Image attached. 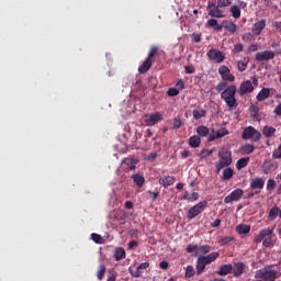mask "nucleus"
I'll list each match as a JSON object with an SVG mask.
<instances>
[{
    "label": "nucleus",
    "instance_id": "obj_49",
    "mask_svg": "<svg viewBox=\"0 0 281 281\" xmlns=\"http://www.w3.org/2000/svg\"><path fill=\"white\" fill-rule=\"evenodd\" d=\"M244 47L245 46L240 43L235 44L234 48H233V54H240V52H243Z\"/></svg>",
    "mask_w": 281,
    "mask_h": 281
},
{
    "label": "nucleus",
    "instance_id": "obj_38",
    "mask_svg": "<svg viewBox=\"0 0 281 281\" xmlns=\"http://www.w3.org/2000/svg\"><path fill=\"white\" fill-rule=\"evenodd\" d=\"M198 251H200V254H202V256H205V255L210 254V251H212V246H210V245L198 246Z\"/></svg>",
    "mask_w": 281,
    "mask_h": 281
},
{
    "label": "nucleus",
    "instance_id": "obj_5",
    "mask_svg": "<svg viewBox=\"0 0 281 281\" xmlns=\"http://www.w3.org/2000/svg\"><path fill=\"white\" fill-rule=\"evenodd\" d=\"M255 278L256 280L276 281L278 280V271L271 269V266H265L255 272Z\"/></svg>",
    "mask_w": 281,
    "mask_h": 281
},
{
    "label": "nucleus",
    "instance_id": "obj_40",
    "mask_svg": "<svg viewBox=\"0 0 281 281\" xmlns=\"http://www.w3.org/2000/svg\"><path fill=\"white\" fill-rule=\"evenodd\" d=\"M104 273H106V266L105 265L99 266V270L97 272L98 280H103L104 279Z\"/></svg>",
    "mask_w": 281,
    "mask_h": 281
},
{
    "label": "nucleus",
    "instance_id": "obj_58",
    "mask_svg": "<svg viewBox=\"0 0 281 281\" xmlns=\"http://www.w3.org/2000/svg\"><path fill=\"white\" fill-rule=\"evenodd\" d=\"M176 87H177V89H179L181 91V90L186 89V82H183V80H179L176 83Z\"/></svg>",
    "mask_w": 281,
    "mask_h": 281
},
{
    "label": "nucleus",
    "instance_id": "obj_26",
    "mask_svg": "<svg viewBox=\"0 0 281 281\" xmlns=\"http://www.w3.org/2000/svg\"><path fill=\"white\" fill-rule=\"evenodd\" d=\"M189 146L191 148H199L201 146V136L193 135L189 138Z\"/></svg>",
    "mask_w": 281,
    "mask_h": 281
},
{
    "label": "nucleus",
    "instance_id": "obj_43",
    "mask_svg": "<svg viewBox=\"0 0 281 281\" xmlns=\"http://www.w3.org/2000/svg\"><path fill=\"white\" fill-rule=\"evenodd\" d=\"M258 113H260V108H258V105H251L250 106L251 117H254L255 120H258Z\"/></svg>",
    "mask_w": 281,
    "mask_h": 281
},
{
    "label": "nucleus",
    "instance_id": "obj_10",
    "mask_svg": "<svg viewBox=\"0 0 281 281\" xmlns=\"http://www.w3.org/2000/svg\"><path fill=\"white\" fill-rule=\"evenodd\" d=\"M164 120V114L159 112L151 113L149 115H146L145 117V124L146 126H155L156 124H159Z\"/></svg>",
    "mask_w": 281,
    "mask_h": 281
},
{
    "label": "nucleus",
    "instance_id": "obj_35",
    "mask_svg": "<svg viewBox=\"0 0 281 281\" xmlns=\"http://www.w3.org/2000/svg\"><path fill=\"white\" fill-rule=\"evenodd\" d=\"M123 164L127 166L128 170H135L137 161L134 158H126Z\"/></svg>",
    "mask_w": 281,
    "mask_h": 281
},
{
    "label": "nucleus",
    "instance_id": "obj_7",
    "mask_svg": "<svg viewBox=\"0 0 281 281\" xmlns=\"http://www.w3.org/2000/svg\"><path fill=\"white\" fill-rule=\"evenodd\" d=\"M262 134L254 126H247L241 133V139H250V142H260Z\"/></svg>",
    "mask_w": 281,
    "mask_h": 281
},
{
    "label": "nucleus",
    "instance_id": "obj_6",
    "mask_svg": "<svg viewBox=\"0 0 281 281\" xmlns=\"http://www.w3.org/2000/svg\"><path fill=\"white\" fill-rule=\"evenodd\" d=\"M206 209H207V201L203 200L189 209V211L187 212V218L192 221V218H196L199 214H202V212H205Z\"/></svg>",
    "mask_w": 281,
    "mask_h": 281
},
{
    "label": "nucleus",
    "instance_id": "obj_51",
    "mask_svg": "<svg viewBox=\"0 0 281 281\" xmlns=\"http://www.w3.org/2000/svg\"><path fill=\"white\" fill-rule=\"evenodd\" d=\"M91 239L97 243V245H102V236L93 233L91 234Z\"/></svg>",
    "mask_w": 281,
    "mask_h": 281
},
{
    "label": "nucleus",
    "instance_id": "obj_8",
    "mask_svg": "<svg viewBox=\"0 0 281 281\" xmlns=\"http://www.w3.org/2000/svg\"><path fill=\"white\" fill-rule=\"evenodd\" d=\"M209 16L212 19H225V12L218 7V4L210 1L206 7Z\"/></svg>",
    "mask_w": 281,
    "mask_h": 281
},
{
    "label": "nucleus",
    "instance_id": "obj_63",
    "mask_svg": "<svg viewBox=\"0 0 281 281\" xmlns=\"http://www.w3.org/2000/svg\"><path fill=\"white\" fill-rule=\"evenodd\" d=\"M189 201H191V202L199 201V193L193 192V193L191 194Z\"/></svg>",
    "mask_w": 281,
    "mask_h": 281
},
{
    "label": "nucleus",
    "instance_id": "obj_3",
    "mask_svg": "<svg viewBox=\"0 0 281 281\" xmlns=\"http://www.w3.org/2000/svg\"><path fill=\"white\" fill-rule=\"evenodd\" d=\"M206 27H212L215 30V32H221V30H226L231 34H236L237 26L234 22L229 20L222 21V24H218V20L216 19H210L206 22Z\"/></svg>",
    "mask_w": 281,
    "mask_h": 281
},
{
    "label": "nucleus",
    "instance_id": "obj_47",
    "mask_svg": "<svg viewBox=\"0 0 281 281\" xmlns=\"http://www.w3.org/2000/svg\"><path fill=\"white\" fill-rule=\"evenodd\" d=\"M237 67L238 71H245V69H247V59L239 60Z\"/></svg>",
    "mask_w": 281,
    "mask_h": 281
},
{
    "label": "nucleus",
    "instance_id": "obj_44",
    "mask_svg": "<svg viewBox=\"0 0 281 281\" xmlns=\"http://www.w3.org/2000/svg\"><path fill=\"white\" fill-rule=\"evenodd\" d=\"M159 52V48L157 46H151L147 59L148 60H153V58H155V56H157V53Z\"/></svg>",
    "mask_w": 281,
    "mask_h": 281
},
{
    "label": "nucleus",
    "instance_id": "obj_55",
    "mask_svg": "<svg viewBox=\"0 0 281 281\" xmlns=\"http://www.w3.org/2000/svg\"><path fill=\"white\" fill-rule=\"evenodd\" d=\"M196 249H199V246H198V245H189V246L187 247L188 254H194V251H196Z\"/></svg>",
    "mask_w": 281,
    "mask_h": 281
},
{
    "label": "nucleus",
    "instance_id": "obj_39",
    "mask_svg": "<svg viewBox=\"0 0 281 281\" xmlns=\"http://www.w3.org/2000/svg\"><path fill=\"white\" fill-rule=\"evenodd\" d=\"M280 212V207L273 206L269 212V218L270 221H276L278 218V214Z\"/></svg>",
    "mask_w": 281,
    "mask_h": 281
},
{
    "label": "nucleus",
    "instance_id": "obj_57",
    "mask_svg": "<svg viewBox=\"0 0 281 281\" xmlns=\"http://www.w3.org/2000/svg\"><path fill=\"white\" fill-rule=\"evenodd\" d=\"M192 38H193V43H201V34L193 33Z\"/></svg>",
    "mask_w": 281,
    "mask_h": 281
},
{
    "label": "nucleus",
    "instance_id": "obj_45",
    "mask_svg": "<svg viewBox=\"0 0 281 281\" xmlns=\"http://www.w3.org/2000/svg\"><path fill=\"white\" fill-rule=\"evenodd\" d=\"M212 153H214V150H212V149H202L199 157L201 159H205L206 157H210L212 155Z\"/></svg>",
    "mask_w": 281,
    "mask_h": 281
},
{
    "label": "nucleus",
    "instance_id": "obj_32",
    "mask_svg": "<svg viewBox=\"0 0 281 281\" xmlns=\"http://www.w3.org/2000/svg\"><path fill=\"white\" fill-rule=\"evenodd\" d=\"M249 164V157L240 158L236 162L237 170H243V168H247V165Z\"/></svg>",
    "mask_w": 281,
    "mask_h": 281
},
{
    "label": "nucleus",
    "instance_id": "obj_1",
    "mask_svg": "<svg viewBox=\"0 0 281 281\" xmlns=\"http://www.w3.org/2000/svg\"><path fill=\"white\" fill-rule=\"evenodd\" d=\"M236 86L231 85L223 92H221V98L224 100L229 111H234V109H237L238 106V101L236 100Z\"/></svg>",
    "mask_w": 281,
    "mask_h": 281
},
{
    "label": "nucleus",
    "instance_id": "obj_18",
    "mask_svg": "<svg viewBox=\"0 0 281 281\" xmlns=\"http://www.w3.org/2000/svg\"><path fill=\"white\" fill-rule=\"evenodd\" d=\"M265 27H267V21L265 20H259L257 21L251 29V32L255 36H260V34H262V30H265Z\"/></svg>",
    "mask_w": 281,
    "mask_h": 281
},
{
    "label": "nucleus",
    "instance_id": "obj_21",
    "mask_svg": "<svg viewBox=\"0 0 281 281\" xmlns=\"http://www.w3.org/2000/svg\"><path fill=\"white\" fill-rule=\"evenodd\" d=\"M153 67V60L146 58L143 64L138 67V74H147Z\"/></svg>",
    "mask_w": 281,
    "mask_h": 281
},
{
    "label": "nucleus",
    "instance_id": "obj_16",
    "mask_svg": "<svg viewBox=\"0 0 281 281\" xmlns=\"http://www.w3.org/2000/svg\"><path fill=\"white\" fill-rule=\"evenodd\" d=\"M245 269H247V266H245V262L243 261L235 262L232 270L234 278H240V276L245 273Z\"/></svg>",
    "mask_w": 281,
    "mask_h": 281
},
{
    "label": "nucleus",
    "instance_id": "obj_59",
    "mask_svg": "<svg viewBox=\"0 0 281 281\" xmlns=\"http://www.w3.org/2000/svg\"><path fill=\"white\" fill-rule=\"evenodd\" d=\"M157 159V154H156V151H154V153H151V154H149L148 156H147V161H155Z\"/></svg>",
    "mask_w": 281,
    "mask_h": 281
},
{
    "label": "nucleus",
    "instance_id": "obj_11",
    "mask_svg": "<svg viewBox=\"0 0 281 281\" xmlns=\"http://www.w3.org/2000/svg\"><path fill=\"white\" fill-rule=\"evenodd\" d=\"M206 56L209 60H214V63H223L225 60V55H223V52L216 49V48H211L207 53Z\"/></svg>",
    "mask_w": 281,
    "mask_h": 281
},
{
    "label": "nucleus",
    "instance_id": "obj_64",
    "mask_svg": "<svg viewBox=\"0 0 281 281\" xmlns=\"http://www.w3.org/2000/svg\"><path fill=\"white\" fill-rule=\"evenodd\" d=\"M186 74H194V67L192 66H186L184 67Z\"/></svg>",
    "mask_w": 281,
    "mask_h": 281
},
{
    "label": "nucleus",
    "instance_id": "obj_36",
    "mask_svg": "<svg viewBox=\"0 0 281 281\" xmlns=\"http://www.w3.org/2000/svg\"><path fill=\"white\" fill-rule=\"evenodd\" d=\"M234 177V169L232 168H226L223 171V181H228V179H232Z\"/></svg>",
    "mask_w": 281,
    "mask_h": 281
},
{
    "label": "nucleus",
    "instance_id": "obj_4",
    "mask_svg": "<svg viewBox=\"0 0 281 281\" xmlns=\"http://www.w3.org/2000/svg\"><path fill=\"white\" fill-rule=\"evenodd\" d=\"M220 160L215 165L216 175L223 170V168H227V166H232V151L227 148H222L218 151Z\"/></svg>",
    "mask_w": 281,
    "mask_h": 281
},
{
    "label": "nucleus",
    "instance_id": "obj_13",
    "mask_svg": "<svg viewBox=\"0 0 281 281\" xmlns=\"http://www.w3.org/2000/svg\"><path fill=\"white\" fill-rule=\"evenodd\" d=\"M218 74L225 82H234V80H236V77L232 75L229 67L227 66H220Z\"/></svg>",
    "mask_w": 281,
    "mask_h": 281
},
{
    "label": "nucleus",
    "instance_id": "obj_29",
    "mask_svg": "<svg viewBox=\"0 0 281 281\" xmlns=\"http://www.w3.org/2000/svg\"><path fill=\"white\" fill-rule=\"evenodd\" d=\"M256 150V147L252 144L241 145L240 151L241 155H251Z\"/></svg>",
    "mask_w": 281,
    "mask_h": 281
},
{
    "label": "nucleus",
    "instance_id": "obj_60",
    "mask_svg": "<svg viewBox=\"0 0 281 281\" xmlns=\"http://www.w3.org/2000/svg\"><path fill=\"white\" fill-rule=\"evenodd\" d=\"M127 247H128V249H131V250L135 249V247H137V241H136V240H131V241L127 244Z\"/></svg>",
    "mask_w": 281,
    "mask_h": 281
},
{
    "label": "nucleus",
    "instance_id": "obj_15",
    "mask_svg": "<svg viewBox=\"0 0 281 281\" xmlns=\"http://www.w3.org/2000/svg\"><path fill=\"white\" fill-rule=\"evenodd\" d=\"M148 267H150V263L148 261L140 263L136 269L133 268H128V271L131 273V276H133V278H140L142 277V271H144V269H148Z\"/></svg>",
    "mask_w": 281,
    "mask_h": 281
},
{
    "label": "nucleus",
    "instance_id": "obj_42",
    "mask_svg": "<svg viewBox=\"0 0 281 281\" xmlns=\"http://www.w3.org/2000/svg\"><path fill=\"white\" fill-rule=\"evenodd\" d=\"M229 86H227V81H220L216 87L215 90L217 91V93H222L223 91H225V89H227Z\"/></svg>",
    "mask_w": 281,
    "mask_h": 281
},
{
    "label": "nucleus",
    "instance_id": "obj_28",
    "mask_svg": "<svg viewBox=\"0 0 281 281\" xmlns=\"http://www.w3.org/2000/svg\"><path fill=\"white\" fill-rule=\"evenodd\" d=\"M114 258L116 262H120V260H124L126 258V250L124 248H116L114 251Z\"/></svg>",
    "mask_w": 281,
    "mask_h": 281
},
{
    "label": "nucleus",
    "instance_id": "obj_54",
    "mask_svg": "<svg viewBox=\"0 0 281 281\" xmlns=\"http://www.w3.org/2000/svg\"><path fill=\"white\" fill-rule=\"evenodd\" d=\"M256 194H260V191H249L246 193L244 199H254Z\"/></svg>",
    "mask_w": 281,
    "mask_h": 281
},
{
    "label": "nucleus",
    "instance_id": "obj_41",
    "mask_svg": "<svg viewBox=\"0 0 281 281\" xmlns=\"http://www.w3.org/2000/svg\"><path fill=\"white\" fill-rule=\"evenodd\" d=\"M207 112L205 110H193L194 120H201V117H205Z\"/></svg>",
    "mask_w": 281,
    "mask_h": 281
},
{
    "label": "nucleus",
    "instance_id": "obj_62",
    "mask_svg": "<svg viewBox=\"0 0 281 281\" xmlns=\"http://www.w3.org/2000/svg\"><path fill=\"white\" fill-rule=\"evenodd\" d=\"M159 267H160L164 271H166V269H168V267H169V263H168V261H160Z\"/></svg>",
    "mask_w": 281,
    "mask_h": 281
},
{
    "label": "nucleus",
    "instance_id": "obj_33",
    "mask_svg": "<svg viewBox=\"0 0 281 281\" xmlns=\"http://www.w3.org/2000/svg\"><path fill=\"white\" fill-rule=\"evenodd\" d=\"M236 232L240 235L249 234V232H251V227L249 225L241 224L236 227Z\"/></svg>",
    "mask_w": 281,
    "mask_h": 281
},
{
    "label": "nucleus",
    "instance_id": "obj_20",
    "mask_svg": "<svg viewBox=\"0 0 281 281\" xmlns=\"http://www.w3.org/2000/svg\"><path fill=\"white\" fill-rule=\"evenodd\" d=\"M265 188V180L262 178H255L250 181V189L255 192L262 190Z\"/></svg>",
    "mask_w": 281,
    "mask_h": 281
},
{
    "label": "nucleus",
    "instance_id": "obj_24",
    "mask_svg": "<svg viewBox=\"0 0 281 281\" xmlns=\"http://www.w3.org/2000/svg\"><path fill=\"white\" fill-rule=\"evenodd\" d=\"M131 179H133L137 188H144V183H146V178L139 173L132 175Z\"/></svg>",
    "mask_w": 281,
    "mask_h": 281
},
{
    "label": "nucleus",
    "instance_id": "obj_22",
    "mask_svg": "<svg viewBox=\"0 0 281 281\" xmlns=\"http://www.w3.org/2000/svg\"><path fill=\"white\" fill-rule=\"evenodd\" d=\"M233 269L234 266L232 263L222 265L216 273L217 276H228V273H232Z\"/></svg>",
    "mask_w": 281,
    "mask_h": 281
},
{
    "label": "nucleus",
    "instance_id": "obj_56",
    "mask_svg": "<svg viewBox=\"0 0 281 281\" xmlns=\"http://www.w3.org/2000/svg\"><path fill=\"white\" fill-rule=\"evenodd\" d=\"M148 194L151 195V201H157V196H159V191H148Z\"/></svg>",
    "mask_w": 281,
    "mask_h": 281
},
{
    "label": "nucleus",
    "instance_id": "obj_61",
    "mask_svg": "<svg viewBox=\"0 0 281 281\" xmlns=\"http://www.w3.org/2000/svg\"><path fill=\"white\" fill-rule=\"evenodd\" d=\"M274 115H281V103H279L274 110H273Z\"/></svg>",
    "mask_w": 281,
    "mask_h": 281
},
{
    "label": "nucleus",
    "instance_id": "obj_9",
    "mask_svg": "<svg viewBox=\"0 0 281 281\" xmlns=\"http://www.w3.org/2000/svg\"><path fill=\"white\" fill-rule=\"evenodd\" d=\"M252 80V82H251ZM251 80L244 81L238 90L239 95H245L246 93H251L254 91V86L258 87V78L252 77Z\"/></svg>",
    "mask_w": 281,
    "mask_h": 281
},
{
    "label": "nucleus",
    "instance_id": "obj_52",
    "mask_svg": "<svg viewBox=\"0 0 281 281\" xmlns=\"http://www.w3.org/2000/svg\"><path fill=\"white\" fill-rule=\"evenodd\" d=\"M267 190H276V180L269 179L267 182Z\"/></svg>",
    "mask_w": 281,
    "mask_h": 281
},
{
    "label": "nucleus",
    "instance_id": "obj_31",
    "mask_svg": "<svg viewBox=\"0 0 281 281\" xmlns=\"http://www.w3.org/2000/svg\"><path fill=\"white\" fill-rule=\"evenodd\" d=\"M205 263L202 261L201 257H198L196 259V276H201V273H203V271H205Z\"/></svg>",
    "mask_w": 281,
    "mask_h": 281
},
{
    "label": "nucleus",
    "instance_id": "obj_50",
    "mask_svg": "<svg viewBox=\"0 0 281 281\" xmlns=\"http://www.w3.org/2000/svg\"><path fill=\"white\" fill-rule=\"evenodd\" d=\"M178 93H179V89L177 88H169L167 91V95H169V98H175L177 97Z\"/></svg>",
    "mask_w": 281,
    "mask_h": 281
},
{
    "label": "nucleus",
    "instance_id": "obj_34",
    "mask_svg": "<svg viewBox=\"0 0 281 281\" xmlns=\"http://www.w3.org/2000/svg\"><path fill=\"white\" fill-rule=\"evenodd\" d=\"M195 274H196V270L194 269V266H188L186 268V272H184L186 279L194 278Z\"/></svg>",
    "mask_w": 281,
    "mask_h": 281
},
{
    "label": "nucleus",
    "instance_id": "obj_53",
    "mask_svg": "<svg viewBox=\"0 0 281 281\" xmlns=\"http://www.w3.org/2000/svg\"><path fill=\"white\" fill-rule=\"evenodd\" d=\"M181 124H182V122H181V119L180 117H176L175 120H173V128L177 131V130H179V128H181Z\"/></svg>",
    "mask_w": 281,
    "mask_h": 281
},
{
    "label": "nucleus",
    "instance_id": "obj_17",
    "mask_svg": "<svg viewBox=\"0 0 281 281\" xmlns=\"http://www.w3.org/2000/svg\"><path fill=\"white\" fill-rule=\"evenodd\" d=\"M218 256H221V254L211 252L209 255H201L200 259H202V262H204V266L207 267V265H212V262H216V260H218Z\"/></svg>",
    "mask_w": 281,
    "mask_h": 281
},
{
    "label": "nucleus",
    "instance_id": "obj_30",
    "mask_svg": "<svg viewBox=\"0 0 281 281\" xmlns=\"http://www.w3.org/2000/svg\"><path fill=\"white\" fill-rule=\"evenodd\" d=\"M198 137H207L210 135V128L205 125H200L196 127Z\"/></svg>",
    "mask_w": 281,
    "mask_h": 281
},
{
    "label": "nucleus",
    "instance_id": "obj_14",
    "mask_svg": "<svg viewBox=\"0 0 281 281\" xmlns=\"http://www.w3.org/2000/svg\"><path fill=\"white\" fill-rule=\"evenodd\" d=\"M243 189H235L224 199V203H233V201H240V199H243Z\"/></svg>",
    "mask_w": 281,
    "mask_h": 281
},
{
    "label": "nucleus",
    "instance_id": "obj_2",
    "mask_svg": "<svg viewBox=\"0 0 281 281\" xmlns=\"http://www.w3.org/2000/svg\"><path fill=\"white\" fill-rule=\"evenodd\" d=\"M276 234H273V229L271 228H263L259 232V234L255 235L254 243L259 245V243H262L265 247H273Z\"/></svg>",
    "mask_w": 281,
    "mask_h": 281
},
{
    "label": "nucleus",
    "instance_id": "obj_46",
    "mask_svg": "<svg viewBox=\"0 0 281 281\" xmlns=\"http://www.w3.org/2000/svg\"><path fill=\"white\" fill-rule=\"evenodd\" d=\"M232 0H217L218 8H229Z\"/></svg>",
    "mask_w": 281,
    "mask_h": 281
},
{
    "label": "nucleus",
    "instance_id": "obj_37",
    "mask_svg": "<svg viewBox=\"0 0 281 281\" xmlns=\"http://www.w3.org/2000/svg\"><path fill=\"white\" fill-rule=\"evenodd\" d=\"M229 12L233 19H240V8L238 5L231 7Z\"/></svg>",
    "mask_w": 281,
    "mask_h": 281
},
{
    "label": "nucleus",
    "instance_id": "obj_27",
    "mask_svg": "<svg viewBox=\"0 0 281 281\" xmlns=\"http://www.w3.org/2000/svg\"><path fill=\"white\" fill-rule=\"evenodd\" d=\"M262 134L267 138L276 137V127L266 125L262 130Z\"/></svg>",
    "mask_w": 281,
    "mask_h": 281
},
{
    "label": "nucleus",
    "instance_id": "obj_48",
    "mask_svg": "<svg viewBox=\"0 0 281 281\" xmlns=\"http://www.w3.org/2000/svg\"><path fill=\"white\" fill-rule=\"evenodd\" d=\"M234 241V237L228 236V237H224L220 240V245L225 246V245H229V243Z\"/></svg>",
    "mask_w": 281,
    "mask_h": 281
},
{
    "label": "nucleus",
    "instance_id": "obj_12",
    "mask_svg": "<svg viewBox=\"0 0 281 281\" xmlns=\"http://www.w3.org/2000/svg\"><path fill=\"white\" fill-rule=\"evenodd\" d=\"M258 63H265L269 60H273L276 58V52L273 50H262L256 54L255 56Z\"/></svg>",
    "mask_w": 281,
    "mask_h": 281
},
{
    "label": "nucleus",
    "instance_id": "obj_23",
    "mask_svg": "<svg viewBox=\"0 0 281 281\" xmlns=\"http://www.w3.org/2000/svg\"><path fill=\"white\" fill-rule=\"evenodd\" d=\"M271 95V90L269 88H262L257 94L258 102H265Z\"/></svg>",
    "mask_w": 281,
    "mask_h": 281
},
{
    "label": "nucleus",
    "instance_id": "obj_19",
    "mask_svg": "<svg viewBox=\"0 0 281 281\" xmlns=\"http://www.w3.org/2000/svg\"><path fill=\"white\" fill-rule=\"evenodd\" d=\"M160 186H164V188H169V186H175V183L177 182V178L172 177V176H164L161 178H159Z\"/></svg>",
    "mask_w": 281,
    "mask_h": 281
},
{
    "label": "nucleus",
    "instance_id": "obj_25",
    "mask_svg": "<svg viewBox=\"0 0 281 281\" xmlns=\"http://www.w3.org/2000/svg\"><path fill=\"white\" fill-rule=\"evenodd\" d=\"M228 134H229V132L227 131V128L223 127L216 133V135H210L209 142H214L215 139H221V137H225V135H228Z\"/></svg>",
    "mask_w": 281,
    "mask_h": 281
}]
</instances>
